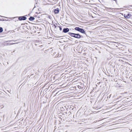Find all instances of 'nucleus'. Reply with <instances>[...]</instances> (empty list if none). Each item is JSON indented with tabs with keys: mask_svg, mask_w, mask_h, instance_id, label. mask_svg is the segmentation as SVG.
<instances>
[{
	"mask_svg": "<svg viewBox=\"0 0 132 132\" xmlns=\"http://www.w3.org/2000/svg\"><path fill=\"white\" fill-rule=\"evenodd\" d=\"M3 29L2 28L0 27V33L1 32L3 31Z\"/></svg>",
	"mask_w": 132,
	"mask_h": 132,
	"instance_id": "6e6552de",
	"label": "nucleus"
},
{
	"mask_svg": "<svg viewBox=\"0 0 132 132\" xmlns=\"http://www.w3.org/2000/svg\"><path fill=\"white\" fill-rule=\"evenodd\" d=\"M131 16V15L130 14L128 13H126L124 14V17L126 18H130Z\"/></svg>",
	"mask_w": 132,
	"mask_h": 132,
	"instance_id": "7ed1b4c3",
	"label": "nucleus"
},
{
	"mask_svg": "<svg viewBox=\"0 0 132 132\" xmlns=\"http://www.w3.org/2000/svg\"><path fill=\"white\" fill-rule=\"evenodd\" d=\"M75 29L76 30L79 31L82 33L84 34H85V31L83 29L80 28L79 27H77L75 28Z\"/></svg>",
	"mask_w": 132,
	"mask_h": 132,
	"instance_id": "f03ea898",
	"label": "nucleus"
},
{
	"mask_svg": "<svg viewBox=\"0 0 132 132\" xmlns=\"http://www.w3.org/2000/svg\"><path fill=\"white\" fill-rule=\"evenodd\" d=\"M16 43H10V44H16Z\"/></svg>",
	"mask_w": 132,
	"mask_h": 132,
	"instance_id": "9d476101",
	"label": "nucleus"
},
{
	"mask_svg": "<svg viewBox=\"0 0 132 132\" xmlns=\"http://www.w3.org/2000/svg\"><path fill=\"white\" fill-rule=\"evenodd\" d=\"M35 19V18L34 17H31L29 18V20L30 21H33Z\"/></svg>",
	"mask_w": 132,
	"mask_h": 132,
	"instance_id": "0eeeda50",
	"label": "nucleus"
},
{
	"mask_svg": "<svg viewBox=\"0 0 132 132\" xmlns=\"http://www.w3.org/2000/svg\"><path fill=\"white\" fill-rule=\"evenodd\" d=\"M69 29L68 28H64L63 30V31L64 33H66L69 31Z\"/></svg>",
	"mask_w": 132,
	"mask_h": 132,
	"instance_id": "39448f33",
	"label": "nucleus"
},
{
	"mask_svg": "<svg viewBox=\"0 0 132 132\" xmlns=\"http://www.w3.org/2000/svg\"><path fill=\"white\" fill-rule=\"evenodd\" d=\"M60 30H61L62 29V28H60Z\"/></svg>",
	"mask_w": 132,
	"mask_h": 132,
	"instance_id": "1a4fd4ad",
	"label": "nucleus"
},
{
	"mask_svg": "<svg viewBox=\"0 0 132 132\" xmlns=\"http://www.w3.org/2000/svg\"><path fill=\"white\" fill-rule=\"evenodd\" d=\"M54 26H55V28H56V26H55V25H54Z\"/></svg>",
	"mask_w": 132,
	"mask_h": 132,
	"instance_id": "9b49d317",
	"label": "nucleus"
},
{
	"mask_svg": "<svg viewBox=\"0 0 132 132\" xmlns=\"http://www.w3.org/2000/svg\"><path fill=\"white\" fill-rule=\"evenodd\" d=\"M54 12L55 14L58 13L59 12V9L58 8L55 9L54 10Z\"/></svg>",
	"mask_w": 132,
	"mask_h": 132,
	"instance_id": "423d86ee",
	"label": "nucleus"
},
{
	"mask_svg": "<svg viewBox=\"0 0 132 132\" xmlns=\"http://www.w3.org/2000/svg\"><path fill=\"white\" fill-rule=\"evenodd\" d=\"M69 35L72 37H74L75 38H79L81 37L78 34L74 33H69Z\"/></svg>",
	"mask_w": 132,
	"mask_h": 132,
	"instance_id": "f257e3e1",
	"label": "nucleus"
},
{
	"mask_svg": "<svg viewBox=\"0 0 132 132\" xmlns=\"http://www.w3.org/2000/svg\"><path fill=\"white\" fill-rule=\"evenodd\" d=\"M27 18L25 16H20L19 18V19L20 20H26Z\"/></svg>",
	"mask_w": 132,
	"mask_h": 132,
	"instance_id": "20e7f679",
	"label": "nucleus"
},
{
	"mask_svg": "<svg viewBox=\"0 0 132 132\" xmlns=\"http://www.w3.org/2000/svg\"><path fill=\"white\" fill-rule=\"evenodd\" d=\"M2 106V107H1L2 108H3V106Z\"/></svg>",
	"mask_w": 132,
	"mask_h": 132,
	"instance_id": "f8f14e48",
	"label": "nucleus"
}]
</instances>
